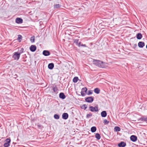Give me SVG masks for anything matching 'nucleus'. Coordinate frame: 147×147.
Instances as JSON below:
<instances>
[{
	"instance_id": "f257e3e1",
	"label": "nucleus",
	"mask_w": 147,
	"mask_h": 147,
	"mask_svg": "<svg viewBox=\"0 0 147 147\" xmlns=\"http://www.w3.org/2000/svg\"><path fill=\"white\" fill-rule=\"evenodd\" d=\"M93 63L96 66L102 68H105L108 66L107 63L99 60H94Z\"/></svg>"
},
{
	"instance_id": "f03ea898",
	"label": "nucleus",
	"mask_w": 147,
	"mask_h": 147,
	"mask_svg": "<svg viewBox=\"0 0 147 147\" xmlns=\"http://www.w3.org/2000/svg\"><path fill=\"white\" fill-rule=\"evenodd\" d=\"M74 36L77 38L75 39H74V40H74V43H76V45L79 47H80V46H83L84 47H86V45L85 44L84 45L83 44H81L80 42L78 43L79 39L78 38H79L78 34H77V35L76 36L74 34Z\"/></svg>"
},
{
	"instance_id": "7ed1b4c3",
	"label": "nucleus",
	"mask_w": 147,
	"mask_h": 147,
	"mask_svg": "<svg viewBox=\"0 0 147 147\" xmlns=\"http://www.w3.org/2000/svg\"><path fill=\"white\" fill-rule=\"evenodd\" d=\"M20 53H19L18 52H16L14 53V54L13 56V58L15 60H18L20 57Z\"/></svg>"
},
{
	"instance_id": "20e7f679",
	"label": "nucleus",
	"mask_w": 147,
	"mask_h": 147,
	"mask_svg": "<svg viewBox=\"0 0 147 147\" xmlns=\"http://www.w3.org/2000/svg\"><path fill=\"white\" fill-rule=\"evenodd\" d=\"M5 141L6 142L3 145L4 147H8L10 145L11 140L10 139L7 138L5 140Z\"/></svg>"
},
{
	"instance_id": "39448f33",
	"label": "nucleus",
	"mask_w": 147,
	"mask_h": 147,
	"mask_svg": "<svg viewBox=\"0 0 147 147\" xmlns=\"http://www.w3.org/2000/svg\"><path fill=\"white\" fill-rule=\"evenodd\" d=\"M89 110L91 111L96 112L98 111V108L97 107H93L92 106H90L89 107Z\"/></svg>"
},
{
	"instance_id": "423d86ee",
	"label": "nucleus",
	"mask_w": 147,
	"mask_h": 147,
	"mask_svg": "<svg viewBox=\"0 0 147 147\" xmlns=\"http://www.w3.org/2000/svg\"><path fill=\"white\" fill-rule=\"evenodd\" d=\"M87 89L86 87H84L82 89L81 93L82 96H84L85 95V93L87 91Z\"/></svg>"
},
{
	"instance_id": "0eeeda50",
	"label": "nucleus",
	"mask_w": 147,
	"mask_h": 147,
	"mask_svg": "<svg viewBox=\"0 0 147 147\" xmlns=\"http://www.w3.org/2000/svg\"><path fill=\"white\" fill-rule=\"evenodd\" d=\"M85 100L88 102H91L93 101V98L92 97H88L86 98Z\"/></svg>"
},
{
	"instance_id": "6e6552de",
	"label": "nucleus",
	"mask_w": 147,
	"mask_h": 147,
	"mask_svg": "<svg viewBox=\"0 0 147 147\" xmlns=\"http://www.w3.org/2000/svg\"><path fill=\"white\" fill-rule=\"evenodd\" d=\"M30 50L32 52L35 51L36 49V47L35 45H32L30 48Z\"/></svg>"
},
{
	"instance_id": "1a4fd4ad",
	"label": "nucleus",
	"mask_w": 147,
	"mask_h": 147,
	"mask_svg": "<svg viewBox=\"0 0 147 147\" xmlns=\"http://www.w3.org/2000/svg\"><path fill=\"white\" fill-rule=\"evenodd\" d=\"M130 138L131 141L133 142H135L137 140V138L135 136L132 135L131 136Z\"/></svg>"
},
{
	"instance_id": "9d476101",
	"label": "nucleus",
	"mask_w": 147,
	"mask_h": 147,
	"mask_svg": "<svg viewBox=\"0 0 147 147\" xmlns=\"http://www.w3.org/2000/svg\"><path fill=\"white\" fill-rule=\"evenodd\" d=\"M42 54L45 56H48L50 55V53L48 51L44 50L43 51Z\"/></svg>"
},
{
	"instance_id": "9b49d317",
	"label": "nucleus",
	"mask_w": 147,
	"mask_h": 147,
	"mask_svg": "<svg viewBox=\"0 0 147 147\" xmlns=\"http://www.w3.org/2000/svg\"><path fill=\"white\" fill-rule=\"evenodd\" d=\"M23 20L20 18H17L16 19V22L18 24H20L23 22Z\"/></svg>"
},
{
	"instance_id": "f8f14e48",
	"label": "nucleus",
	"mask_w": 147,
	"mask_h": 147,
	"mask_svg": "<svg viewBox=\"0 0 147 147\" xmlns=\"http://www.w3.org/2000/svg\"><path fill=\"white\" fill-rule=\"evenodd\" d=\"M126 143L123 142H121L118 144V146L119 147H124L126 146Z\"/></svg>"
},
{
	"instance_id": "ddd939ff",
	"label": "nucleus",
	"mask_w": 147,
	"mask_h": 147,
	"mask_svg": "<svg viewBox=\"0 0 147 147\" xmlns=\"http://www.w3.org/2000/svg\"><path fill=\"white\" fill-rule=\"evenodd\" d=\"M68 117V115L67 113H63L62 115V118L64 119H67Z\"/></svg>"
},
{
	"instance_id": "4468645a",
	"label": "nucleus",
	"mask_w": 147,
	"mask_h": 147,
	"mask_svg": "<svg viewBox=\"0 0 147 147\" xmlns=\"http://www.w3.org/2000/svg\"><path fill=\"white\" fill-rule=\"evenodd\" d=\"M144 45V43L142 42H140L138 43V46L140 48H142Z\"/></svg>"
},
{
	"instance_id": "2eb2a0df",
	"label": "nucleus",
	"mask_w": 147,
	"mask_h": 147,
	"mask_svg": "<svg viewBox=\"0 0 147 147\" xmlns=\"http://www.w3.org/2000/svg\"><path fill=\"white\" fill-rule=\"evenodd\" d=\"M59 97L60 98L63 99L65 98L66 96L63 93L61 92L59 94Z\"/></svg>"
},
{
	"instance_id": "dca6fc26",
	"label": "nucleus",
	"mask_w": 147,
	"mask_h": 147,
	"mask_svg": "<svg viewBox=\"0 0 147 147\" xmlns=\"http://www.w3.org/2000/svg\"><path fill=\"white\" fill-rule=\"evenodd\" d=\"M101 115L102 117H105L107 115V113L106 111H103L101 113Z\"/></svg>"
},
{
	"instance_id": "f3484780",
	"label": "nucleus",
	"mask_w": 147,
	"mask_h": 147,
	"mask_svg": "<svg viewBox=\"0 0 147 147\" xmlns=\"http://www.w3.org/2000/svg\"><path fill=\"white\" fill-rule=\"evenodd\" d=\"M54 67V64L53 63H49L48 64V68L50 69H52Z\"/></svg>"
},
{
	"instance_id": "a211bd4d",
	"label": "nucleus",
	"mask_w": 147,
	"mask_h": 147,
	"mask_svg": "<svg viewBox=\"0 0 147 147\" xmlns=\"http://www.w3.org/2000/svg\"><path fill=\"white\" fill-rule=\"evenodd\" d=\"M140 120L141 121H144L147 123V118L143 117H142L140 119Z\"/></svg>"
},
{
	"instance_id": "6ab92c4d",
	"label": "nucleus",
	"mask_w": 147,
	"mask_h": 147,
	"mask_svg": "<svg viewBox=\"0 0 147 147\" xmlns=\"http://www.w3.org/2000/svg\"><path fill=\"white\" fill-rule=\"evenodd\" d=\"M142 38V34L140 33H138L137 35V38L138 39H140Z\"/></svg>"
},
{
	"instance_id": "aec40b11",
	"label": "nucleus",
	"mask_w": 147,
	"mask_h": 147,
	"mask_svg": "<svg viewBox=\"0 0 147 147\" xmlns=\"http://www.w3.org/2000/svg\"><path fill=\"white\" fill-rule=\"evenodd\" d=\"M96 127L95 126L92 127L91 128V131L92 132L94 133L96 131Z\"/></svg>"
},
{
	"instance_id": "412c9836",
	"label": "nucleus",
	"mask_w": 147,
	"mask_h": 147,
	"mask_svg": "<svg viewBox=\"0 0 147 147\" xmlns=\"http://www.w3.org/2000/svg\"><path fill=\"white\" fill-rule=\"evenodd\" d=\"M54 8L55 9H59L61 7V5L59 4H56L54 5Z\"/></svg>"
},
{
	"instance_id": "4be33fe9",
	"label": "nucleus",
	"mask_w": 147,
	"mask_h": 147,
	"mask_svg": "<svg viewBox=\"0 0 147 147\" xmlns=\"http://www.w3.org/2000/svg\"><path fill=\"white\" fill-rule=\"evenodd\" d=\"M94 92L97 94H98L100 93V90L98 88H96L94 89Z\"/></svg>"
},
{
	"instance_id": "5701e85b",
	"label": "nucleus",
	"mask_w": 147,
	"mask_h": 147,
	"mask_svg": "<svg viewBox=\"0 0 147 147\" xmlns=\"http://www.w3.org/2000/svg\"><path fill=\"white\" fill-rule=\"evenodd\" d=\"M120 128L118 126H116L114 128V130L116 131H120Z\"/></svg>"
},
{
	"instance_id": "b1692460",
	"label": "nucleus",
	"mask_w": 147,
	"mask_h": 147,
	"mask_svg": "<svg viewBox=\"0 0 147 147\" xmlns=\"http://www.w3.org/2000/svg\"><path fill=\"white\" fill-rule=\"evenodd\" d=\"M95 136V138L98 140H99L100 138V135L98 133L96 134Z\"/></svg>"
},
{
	"instance_id": "393cba45",
	"label": "nucleus",
	"mask_w": 147,
	"mask_h": 147,
	"mask_svg": "<svg viewBox=\"0 0 147 147\" xmlns=\"http://www.w3.org/2000/svg\"><path fill=\"white\" fill-rule=\"evenodd\" d=\"M78 80L80 81V80H79L77 77H74V83H76Z\"/></svg>"
},
{
	"instance_id": "a878e982",
	"label": "nucleus",
	"mask_w": 147,
	"mask_h": 147,
	"mask_svg": "<svg viewBox=\"0 0 147 147\" xmlns=\"http://www.w3.org/2000/svg\"><path fill=\"white\" fill-rule=\"evenodd\" d=\"M53 91L54 92H56L58 90L57 87L56 86L53 87Z\"/></svg>"
},
{
	"instance_id": "bb28decb",
	"label": "nucleus",
	"mask_w": 147,
	"mask_h": 147,
	"mask_svg": "<svg viewBox=\"0 0 147 147\" xmlns=\"http://www.w3.org/2000/svg\"><path fill=\"white\" fill-rule=\"evenodd\" d=\"M54 118L55 119H58L59 118V116L57 114H55L54 116Z\"/></svg>"
},
{
	"instance_id": "cd10ccee",
	"label": "nucleus",
	"mask_w": 147,
	"mask_h": 147,
	"mask_svg": "<svg viewBox=\"0 0 147 147\" xmlns=\"http://www.w3.org/2000/svg\"><path fill=\"white\" fill-rule=\"evenodd\" d=\"M81 108L82 109H86L87 108V106L85 104H84L81 107Z\"/></svg>"
},
{
	"instance_id": "c85d7f7f",
	"label": "nucleus",
	"mask_w": 147,
	"mask_h": 147,
	"mask_svg": "<svg viewBox=\"0 0 147 147\" xmlns=\"http://www.w3.org/2000/svg\"><path fill=\"white\" fill-rule=\"evenodd\" d=\"M30 40L31 42L32 43H33V42H34V40H35L34 36H33L31 37L30 38Z\"/></svg>"
},
{
	"instance_id": "c756f323",
	"label": "nucleus",
	"mask_w": 147,
	"mask_h": 147,
	"mask_svg": "<svg viewBox=\"0 0 147 147\" xmlns=\"http://www.w3.org/2000/svg\"><path fill=\"white\" fill-rule=\"evenodd\" d=\"M22 36L20 35H18V40H19V42H21L20 39H22Z\"/></svg>"
},
{
	"instance_id": "7c9ffc66",
	"label": "nucleus",
	"mask_w": 147,
	"mask_h": 147,
	"mask_svg": "<svg viewBox=\"0 0 147 147\" xmlns=\"http://www.w3.org/2000/svg\"><path fill=\"white\" fill-rule=\"evenodd\" d=\"M104 123L105 124H108L109 123V121H107V120L106 119H104Z\"/></svg>"
},
{
	"instance_id": "2f4dec72",
	"label": "nucleus",
	"mask_w": 147,
	"mask_h": 147,
	"mask_svg": "<svg viewBox=\"0 0 147 147\" xmlns=\"http://www.w3.org/2000/svg\"><path fill=\"white\" fill-rule=\"evenodd\" d=\"M92 90H90L88 91V95H90V94H92Z\"/></svg>"
},
{
	"instance_id": "473e14b6",
	"label": "nucleus",
	"mask_w": 147,
	"mask_h": 147,
	"mask_svg": "<svg viewBox=\"0 0 147 147\" xmlns=\"http://www.w3.org/2000/svg\"><path fill=\"white\" fill-rule=\"evenodd\" d=\"M92 116V114L91 113L88 114L86 115V117L87 118H89L91 116Z\"/></svg>"
},
{
	"instance_id": "72a5a7b5",
	"label": "nucleus",
	"mask_w": 147,
	"mask_h": 147,
	"mask_svg": "<svg viewBox=\"0 0 147 147\" xmlns=\"http://www.w3.org/2000/svg\"><path fill=\"white\" fill-rule=\"evenodd\" d=\"M24 49L23 48H22L20 50V53H20V54L24 52Z\"/></svg>"
},
{
	"instance_id": "f704fd0d",
	"label": "nucleus",
	"mask_w": 147,
	"mask_h": 147,
	"mask_svg": "<svg viewBox=\"0 0 147 147\" xmlns=\"http://www.w3.org/2000/svg\"><path fill=\"white\" fill-rule=\"evenodd\" d=\"M74 78L72 80V81L74 82Z\"/></svg>"
},
{
	"instance_id": "c9c22d12",
	"label": "nucleus",
	"mask_w": 147,
	"mask_h": 147,
	"mask_svg": "<svg viewBox=\"0 0 147 147\" xmlns=\"http://www.w3.org/2000/svg\"><path fill=\"white\" fill-rule=\"evenodd\" d=\"M74 78L72 80V81L74 82Z\"/></svg>"
},
{
	"instance_id": "e433bc0d",
	"label": "nucleus",
	"mask_w": 147,
	"mask_h": 147,
	"mask_svg": "<svg viewBox=\"0 0 147 147\" xmlns=\"http://www.w3.org/2000/svg\"><path fill=\"white\" fill-rule=\"evenodd\" d=\"M146 48L147 49V45H146Z\"/></svg>"
}]
</instances>
